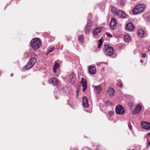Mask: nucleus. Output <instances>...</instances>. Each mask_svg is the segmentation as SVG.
Listing matches in <instances>:
<instances>
[{"label":"nucleus","mask_w":150,"mask_h":150,"mask_svg":"<svg viewBox=\"0 0 150 150\" xmlns=\"http://www.w3.org/2000/svg\"><path fill=\"white\" fill-rule=\"evenodd\" d=\"M117 85L118 86L121 87H122L123 86V84L122 83V82L121 81L119 82L118 83Z\"/></svg>","instance_id":"nucleus-27"},{"label":"nucleus","mask_w":150,"mask_h":150,"mask_svg":"<svg viewBox=\"0 0 150 150\" xmlns=\"http://www.w3.org/2000/svg\"><path fill=\"white\" fill-rule=\"evenodd\" d=\"M126 28L127 30L131 31L134 30V27L132 23L130 22L126 24Z\"/></svg>","instance_id":"nucleus-8"},{"label":"nucleus","mask_w":150,"mask_h":150,"mask_svg":"<svg viewBox=\"0 0 150 150\" xmlns=\"http://www.w3.org/2000/svg\"><path fill=\"white\" fill-rule=\"evenodd\" d=\"M105 105L107 106H109L111 105H112V104L109 101H106L105 102Z\"/></svg>","instance_id":"nucleus-26"},{"label":"nucleus","mask_w":150,"mask_h":150,"mask_svg":"<svg viewBox=\"0 0 150 150\" xmlns=\"http://www.w3.org/2000/svg\"><path fill=\"white\" fill-rule=\"evenodd\" d=\"M142 62V60H141L140 61V62Z\"/></svg>","instance_id":"nucleus-42"},{"label":"nucleus","mask_w":150,"mask_h":150,"mask_svg":"<svg viewBox=\"0 0 150 150\" xmlns=\"http://www.w3.org/2000/svg\"><path fill=\"white\" fill-rule=\"evenodd\" d=\"M93 88L95 93L97 94H99L102 90L101 86L99 85L95 86Z\"/></svg>","instance_id":"nucleus-15"},{"label":"nucleus","mask_w":150,"mask_h":150,"mask_svg":"<svg viewBox=\"0 0 150 150\" xmlns=\"http://www.w3.org/2000/svg\"><path fill=\"white\" fill-rule=\"evenodd\" d=\"M53 47H51L48 51V53H50V52H52L53 50Z\"/></svg>","instance_id":"nucleus-30"},{"label":"nucleus","mask_w":150,"mask_h":150,"mask_svg":"<svg viewBox=\"0 0 150 150\" xmlns=\"http://www.w3.org/2000/svg\"><path fill=\"white\" fill-rule=\"evenodd\" d=\"M148 50L150 52V45L148 47Z\"/></svg>","instance_id":"nucleus-35"},{"label":"nucleus","mask_w":150,"mask_h":150,"mask_svg":"<svg viewBox=\"0 0 150 150\" xmlns=\"http://www.w3.org/2000/svg\"><path fill=\"white\" fill-rule=\"evenodd\" d=\"M101 71L102 72H104L105 71V68L104 67H102L101 69Z\"/></svg>","instance_id":"nucleus-33"},{"label":"nucleus","mask_w":150,"mask_h":150,"mask_svg":"<svg viewBox=\"0 0 150 150\" xmlns=\"http://www.w3.org/2000/svg\"><path fill=\"white\" fill-rule=\"evenodd\" d=\"M149 19L150 20V17H148Z\"/></svg>","instance_id":"nucleus-41"},{"label":"nucleus","mask_w":150,"mask_h":150,"mask_svg":"<svg viewBox=\"0 0 150 150\" xmlns=\"http://www.w3.org/2000/svg\"><path fill=\"white\" fill-rule=\"evenodd\" d=\"M101 31V29L100 28H96L94 30L93 34L94 35H97Z\"/></svg>","instance_id":"nucleus-20"},{"label":"nucleus","mask_w":150,"mask_h":150,"mask_svg":"<svg viewBox=\"0 0 150 150\" xmlns=\"http://www.w3.org/2000/svg\"><path fill=\"white\" fill-rule=\"evenodd\" d=\"M138 35L141 37H142L144 36V32L142 29L138 30L137 31Z\"/></svg>","instance_id":"nucleus-21"},{"label":"nucleus","mask_w":150,"mask_h":150,"mask_svg":"<svg viewBox=\"0 0 150 150\" xmlns=\"http://www.w3.org/2000/svg\"><path fill=\"white\" fill-rule=\"evenodd\" d=\"M59 67V64L57 62H55L54 65L53 67V71L54 73H55L57 71V69Z\"/></svg>","instance_id":"nucleus-18"},{"label":"nucleus","mask_w":150,"mask_h":150,"mask_svg":"<svg viewBox=\"0 0 150 150\" xmlns=\"http://www.w3.org/2000/svg\"><path fill=\"white\" fill-rule=\"evenodd\" d=\"M129 128L130 129L132 130V127L130 125H129Z\"/></svg>","instance_id":"nucleus-34"},{"label":"nucleus","mask_w":150,"mask_h":150,"mask_svg":"<svg viewBox=\"0 0 150 150\" xmlns=\"http://www.w3.org/2000/svg\"><path fill=\"white\" fill-rule=\"evenodd\" d=\"M142 109V106L140 105H138L135 108L133 111L132 114L135 115L139 113L140 112Z\"/></svg>","instance_id":"nucleus-11"},{"label":"nucleus","mask_w":150,"mask_h":150,"mask_svg":"<svg viewBox=\"0 0 150 150\" xmlns=\"http://www.w3.org/2000/svg\"><path fill=\"white\" fill-rule=\"evenodd\" d=\"M104 50L105 54L108 56H112L114 53L113 48L109 45H105Z\"/></svg>","instance_id":"nucleus-3"},{"label":"nucleus","mask_w":150,"mask_h":150,"mask_svg":"<svg viewBox=\"0 0 150 150\" xmlns=\"http://www.w3.org/2000/svg\"><path fill=\"white\" fill-rule=\"evenodd\" d=\"M115 111L116 113L117 114L123 115L125 112V110L122 106L120 105H118L115 108Z\"/></svg>","instance_id":"nucleus-5"},{"label":"nucleus","mask_w":150,"mask_h":150,"mask_svg":"<svg viewBox=\"0 0 150 150\" xmlns=\"http://www.w3.org/2000/svg\"><path fill=\"white\" fill-rule=\"evenodd\" d=\"M106 35L109 37H112V36L111 35V34L107 32L106 33Z\"/></svg>","instance_id":"nucleus-29"},{"label":"nucleus","mask_w":150,"mask_h":150,"mask_svg":"<svg viewBox=\"0 0 150 150\" xmlns=\"http://www.w3.org/2000/svg\"><path fill=\"white\" fill-rule=\"evenodd\" d=\"M114 89L110 87L108 89L107 93L110 96L112 97L114 95Z\"/></svg>","instance_id":"nucleus-13"},{"label":"nucleus","mask_w":150,"mask_h":150,"mask_svg":"<svg viewBox=\"0 0 150 150\" xmlns=\"http://www.w3.org/2000/svg\"><path fill=\"white\" fill-rule=\"evenodd\" d=\"M145 5L143 4H139L135 6L132 11L134 14L140 13L143 12L145 8Z\"/></svg>","instance_id":"nucleus-2"},{"label":"nucleus","mask_w":150,"mask_h":150,"mask_svg":"<svg viewBox=\"0 0 150 150\" xmlns=\"http://www.w3.org/2000/svg\"><path fill=\"white\" fill-rule=\"evenodd\" d=\"M50 53H48V52L47 53H46V54L47 55H48Z\"/></svg>","instance_id":"nucleus-39"},{"label":"nucleus","mask_w":150,"mask_h":150,"mask_svg":"<svg viewBox=\"0 0 150 150\" xmlns=\"http://www.w3.org/2000/svg\"><path fill=\"white\" fill-rule=\"evenodd\" d=\"M100 64V63H97V65L98 66H99Z\"/></svg>","instance_id":"nucleus-36"},{"label":"nucleus","mask_w":150,"mask_h":150,"mask_svg":"<svg viewBox=\"0 0 150 150\" xmlns=\"http://www.w3.org/2000/svg\"><path fill=\"white\" fill-rule=\"evenodd\" d=\"M141 125L142 127L147 130H149L150 129V123L147 122H142Z\"/></svg>","instance_id":"nucleus-9"},{"label":"nucleus","mask_w":150,"mask_h":150,"mask_svg":"<svg viewBox=\"0 0 150 150\" xmlns=\"http://www.w3.org/2000/svg\"><path fill=\"white\" fill-rule=\"evenodd\" d=\"M81 83L82 86L83 88L82 90V91L83 92H85L87 88V82L86 80L84 79L83 77L81 78Z\"/></svg>","instance_id":"nucleus-10"},{"label":"nucleus","mask_w":150,"mask_h":150,"mask_svg":"<svg viewBox=\"0 0 150 150\" xmlns=\"http://www.w3.org/2000/svg\"><path fill=\"white\" fill-rule=\"evenodd\" d=\"M70 81L72 84L76 80L75 76L74 74H72L70 76Z\"/></svg>","instance_id":"nucleus-19"},{"label":"nucleus","mask_w":150,"mask_h":150,"mask_svg":"<svg viewBox=\"0 0 150 150\" xmlns=\"http://www.w3.org/2000/svg\"><path fill=\"white\" fill-rule=\"evenodd\" d=\"M31 46L34 50L39 48L41 45V42L40 40L38 38L33 39L30 42Z\"/></svg>","instance_id":"nucleus-1"},{"label":"nucleus","mask_w":150,"mask_h":150,"mask_svg":"<svg viewBox=\"0 0 150 150\" xmlns=\"http://www.w3.org/2000/svg\"><path fill=\"white\" fill-rule=\"evenodd\" d=\"M108 114L110 116H112L114 114V112L112 111H110L109 112Z\"/></svg>","instance_id":"nucleus-28"},{"label":"nucleus","mask_w":150,"mask_h":150,"mask_svg":"<svg viewBox=\"0 0 150 150\" xmlns=\"http://www.w3.org/2000/svg\"><path fill=\"white\" fill-rule=\"evenodd\" d=\"M91 22L89 20H88L87 21V24L85 27V33L86 34L88 33L91 28Z\"/></svg>","instance_id":"nucleus-6"},{"label":"nucleus","mask_w":150,"mask_h":150,"mask_svg":"<svg viewBox=\"0 0 150 150\" xmlns=\"http://www.w3.org/2000/svg\"><path fill=\"white\" fill-rule=\"evenodd\" d=\"M88 71L89 73L91 74H95L96 72L95 68L93 66L90 67L88 68Z\"/></svg>","instance_id":"nucleus-17"},{"label":"nucleus","mask_w":150,"mask_h":150,"mask_svg":"<svg viewBox=\"0 0 150 150\" xmlns=\"http://www.w3.org/2000/svg\"><path fill=\"white\" fill-rule=\"evenodd\" d=\"M150 135V132H149V133H147L146 135V138H147Z\"/></svg>","instance_id":"nucleus-32"},{"label":"nucleus","mask_w":150,"mask_h":150,"mask_svg":"<svg viewBox=\"0 0 150 150\" xmlns=\"http://www.w3.org/2000/svg\"><path fill=\"white\" fill-rule=\"evenodd\" d=\"M78 40L80 42L83 43L84 41V38L83 36L82 35L79 36Z\"/></svg>","instance_id":"nucleus-23"},{"label":"nucleus","mask_w":150,"mask_h":150,"mask_svg":"<svg viewBox=\"0 0 150 150\" xmlns=\"http://www.w3.org/2000/svg\"><path fill=\"white\" fill-rule=\"evenodd\" d=\"M132 150H135L134 149H132Z\"/></svg>","instance_id":"nucleus-43"},{"label":"nucleus","mask_w":150,"mask_h":150,"mask_svg":"<svg viewBox=\"0 0 150 150\" xmlns=\"http://www.w3.org/2000/svg\"><path fill=\"white\" fill-rule=\"evenodd\" d=\"M128 150H131L129 149H128Z\"/></svg>","instance_id":"nucleus-44"},{"label":"nucleus","mask_w":150,"mask_h":150,"mask_svg":"<svg viewBox=\"0 0 150 150\" xmlns=\"http://www.w3.org/2000/svg\"><path fill=\"white\" fill-rule=\"evenodd\" d=\"M116 25L117 23L116 20L114 18H111L110 23V29H114V28L115 26H116Z\"/></svg>","instance_id":"nucleus-12"},{"label":"nucleus","mask_w":150,"mask_h":150,"mask_svg":"<svg viewBox=\"0 0 150 150\" xmlns=\"http://www.w3.org/2000/svg\"><path fill=\"white\" fill-rule=\"evenodd\" d=\"M76 93H77V97H78V94H79L78 91H77L76 92Z\"/></svg>","instance_id":"nucleus-37"},{"label":"nucleus","mask_w":150,"mask_h":150,"mask_svg":"<svg viewBox=\"0 0 150 150\" xmlns=\"http://www.w3.org/2000/svg\"><path fill=\"white\" fill-rule=\"evenodd\" d=\"M83 105L85 108H88L89 106V104L88 103V100L86 96L83 97Z\"/></svg>","instance_id":"nucleus-16"},{"label":"nucleus","mask_w":150,"mask_h":150,"mask_svg":"<svg viewBox=\"0 0 150 150\" xmlns=\"http://www.w3.org/2000/svg\"><path fill=\"white\" fill-rule=\"evenodd\" d=\"M131 39V38L128 35H126L125 36L124 38V40L126 42H129Z\"/></svg>","instance_id":"nucleus-22"},{"label":"nucleus","mask_w":150,"mask_h":150,"mask_svg":"<svg viewBox=\"0 0 150 150\" xmlns=\"http://www.w3.org/2000/svg\"><path fill=\"white\" fill-rule=\"evenodd\" d=\"M36 62V58L35 57L31 58L27 65L25 66V68L26 69H29L32 67Z\"/></svg>","instance_id":"nucleus-4"},{"label":"nucleus","mask_w":150,"mask_h":150,"mask_svg":"<svg viewBox=\"0 0 150 150\" xmlns=\"http://www.w3.org/2000/svg\"><path fill=\"white\" fill-rule=\"evenodd\" d=\"M111 10L112 12L116 16V13L117 11L116 10V8L114 7H112Z\"/></svg>","instance_id":"nucleus-24"},{"label":"nucleus","mask_w":150,"mask_h":150,"mask_svg":"<svg viewBox=\"0 0 150 150\" xmlns=\"http://www.w3.org/2000/svg\"><path fill=\"white\" fill-rule=\"evenodd\" d=\"M13 76V74L12 73L11 74V76Z\"/></svg>","instance_id":"nucleus-38"},{"label":"nucleus","mask_w":150,"mask_h":150,"mask_svg":"<svg viewBox=\"0 0 150 150\" xmlns=\"http://www.w3.org/2000/svg\"><path fill=\"white\" fill-rule=\"evenodd\" d=\"M150 145V142H149V144H148V145L149 146Z\"/></svg>","instance_id":"nucleus-40"},{"label":"nucleus","mask_w":150,"mask_h":150,"mask_svg":"<svg viewBox=\"0 0 150 150\" xmlns=\"http://www.w3.org/2000/svg\"><path fill=\"white\" fill-rule=\"evenodd\" d=\"M49 81L50 83L52 84L54 86L57 85L58 84L57 80L55 78H52L50 79Z\"/></svg>","instance_id":"nucleus-14"},{"label":"nucleus","mask_w":150,"mask_h":150,"mask_svg":"<svg viewBox=\"0 0 150 150\" xmlns=\"http://www.w3.org/2000/svg\"><path fill=\"white\" fill-rule=\"evenodd\" d=\"M103 41L101 39H100L98 41V48H100L102 43Z\"/></svg>","instance_id":"nucleus-25"},{"label":"nucleus","mask_w":150,"mask_h":150,"mask_svg":"<svg viewBox=\"0 0 150 150\" xmlns=\"http://www.w3.org/2000/svg\"><path fill=\"white\" fill-rule=\"evenodd\" d=\"M146 56V54L145 53H144L142 54V58H145Z\"/></svg>","instance_id":"nucleus-31"},{"label":"nucleus","mask_w":150,"mask_h":150,"mask_svg":"<svg viewBox=\"0 0 150 150\" xmlns=\"http://www.w3.org/2000/svg\"><path fill=\"white\" fill-rule=\"evenodd\" d=\"M116 16H119L121 18H125L126 17V15L124 11L120 10H118L116 13Z\"/></svg>","instance_id":"nucleus-7"}]
</instances>
